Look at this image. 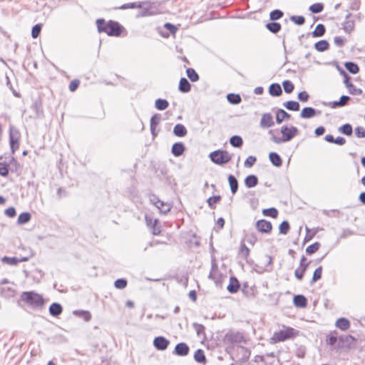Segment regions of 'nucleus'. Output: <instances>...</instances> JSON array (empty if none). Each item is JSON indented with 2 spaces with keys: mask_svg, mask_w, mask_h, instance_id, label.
Returning <instances> with one entry per match:
<instances>
[{
  "mask_svg": "<svg viewBox=\"0 0 365 365\" xmlns=\"http://www.w3.org/2000/svg\"><path fill=\"white\" fill-rule=\"evenodd\" d=\"M280 132L282 134V138H279L272 135L273 130H270L269 131V134L272 135L270 140L277 144L290 141L298 134L299 130L295 126L288 127L287 125H283L281 128Z\"/></svg>",
  "mask_w": 365,
  "mask_h": 365,
  "instance_id": "nucleus-1",
  "label": "nucleus"
},
{
  "mask_svg": "<svg viewBox=\"0 0 365 365\" xmlns=\"http://www.w3.org/2000/svg\"><path fill=\"white\" fill-rule=\"evenodd\" d=\"M21 299L33 307H41L44 303L43 297L34 292H24Z\"/></svg>",
  "mask_w": 365,
  "mask_h": 365,
  "instance_id": "nucleus-2",
  "label": "nucleus"
},
{
  "mask_svg": "<svg viewBox=\"0 0 365 365\" xmlns=\"http://www.w3.org/2000/svg\"><path fill=\"white\" fill-rule=\"evenodd\" d=\"M211 160L217 165H222L230 161L232 157L225 150H217L210 154Z\"/></svg>",
  "mask_w": 365,
  "mask_h": 365,
  "instance_id": "nucleus-3",
  "label": "nucleus"
},
{
  "mask_svg": "<svg viewBox=\"0 0 365 365\" xmlns=\"http://www.w3.org/2000/svg\"><path fill=\"white\" fill-rule=\"evenodd\" d=\"M296 331L291 327H284L283 329L274 333L272 339L274 342L284 341L294 336Z\"/></svg>",
  "mask_w": 365,
  "mask_h": 365,
  "instance_id": "nucleus-4",
  "label": "nucleus"
},
{
  "mask_svg": "<svg viewBox=\"0 0 365 365\" xmlns=\"http://www.w3.org/2000/svg\"><path fill=\"white\" fill-rule=\"evenodd\" d=\"M107 26H108L107 35L109 36H120L124 29L123 26L118 21L113 20L108 21Z\"/></svg>",
  "mask_w": 365,
  "mask_h": 365,
  "instance_id": "nucleus-5",
  "label": "nucleus"
},
{
  "mask_svg": "<svg viewBox=\"0 0 365 365\" xmlns=\"http://www.w3.org/2000/svg\"><path fill=\"white\" fill-rule=\"evenodd\" d=\"M19 132L13 128L10 129L9 132V142L12 153H14L19 147Z\"/></svg>",
  "mask_w": 365,
  "mask_h": 365,
  "instance_id": "nucleus-6",
  "label": "nucleus"
},
{
  "mask_svg": "<svg viewBox=\"0 0 365 365\" xmlns=\"http://www.w3.org/2000/svg\"><path fill=\"white\" fill-rule=\"evenodd\" d=\"M145 222L148 227L152 229V234L153 235H158L160 233V227L159 225V221L157 219L153 220L149 216H145Z\"/></svg>",
  "mask_w": 365,
  "mask_h": 365,
  "instance_id": "nucleus-7",
  "label": "nucleus"
},
{
  "mask_svg": "<svg viewBox=\"0 0 365 365\" xmlns=\"http://www.w3.org/2000/svg\"><path fill=\"white\" fill-rule=\"evenodd\" d=\"M169 344V340L164 336H157L153 340V346L156 349L159 351L165 350L168 348Z\"/></svg>",
  "mask_w": 365,
  "mask_h": 365,
  "instance_id": "nucleus-8",
  "label": "nucleus"
},
{
  "mask_svg": "<svg viewBox=\"0 0 365 365\" xmlns=\"http://www.w3.org/2000/svg\"><path fill=\"white\" fill-rule=\"evenodd\" d=\"M256 228L260 232L269 233L272 230V225L269 221L259 220L256 222Z\"/></svg>",
  "mask_w": 365,
  "mask_h": 365,
  "instance_id": "nucleus-9",
  "label": "nucleus"
},
{
  "mask_svg": "<svg viewBox=\"0 0 365 365\" xmlns=\"http://www.w3.org/2000/svg\"><path fill=\"white\" fill-rule=\"evenodd\" d=\"M351 16V13H348L345 16V21L342 24V29L346 34H350L354 30L355 23L354 20L350 19Z\"/></svg>",
  "mask_w": 365,
  "mask_h": 365,
  "instance_id": "nucleus-10",
  "label": "nucleus"
},
{
  "mask_svg": "<svg viewBox=\"0 0 365 365\" xmlns=\"http://www.w3.org/2000/svg\"><path fill=\"white\" fill-rule=\"evenodd\" d=\"M321 113V110H317L312 107H305L302 110L300 117L302 118L309 119L313 118L316 115H320Z\"/></svg>",
  "mask_w": 365,
  "mask_h": 365,
  "instance_id": "nucleus-11",
  "label": "nucleus"
},
{
  "mask_svg": "<svg viewBox=\"0 0 365 365\" xmlns=\"http://www.w3.org/2000/svg\"><path fill=\"white\" fill-rule=\"evenodd\" d=\"M189 351L188 345L186 343L180 342L175 346L173 354L180 356H185L189 354Z\"/></svg>",
  "mask_w": 365,
  "mask_h": 365,
  "instance_id": "nucleus-12",
  "label": "nucleus"
},
{
  "mask_svg": "<svg viewBox=\"0 0 365 365\" xmlns=\"http://www.w3.org/2000/svg\"><path fill=\"white\" fill-rule=\"evenodd\" d=\"M350 100V97L348 96H341L339 101H332L329 103H324L325 106H329L332 108H336L338 107L345 106Z\"/></svg>",
  "mask_w": 365,
  "mask_h": 365,
  "instance_id": "nucleus-13",
  "label": "nucleus"
},
{
  "mask_svg": "<svg viewBox=\"0 0 365 365\" xmlns=\"http://www.w3.org/2000/svg\"><path fill=\"white\" fill-rule=\"evenodd\" d=\"M259 124L262 128H267L273 126L274 123L272 115L269 113L262 114Z\"/></svg>",
  "mask_w": 365,
  "mask_h": 365,
  "instance_id": "nucleus-14",
  "label": "nucleus"
},
{
  "mask_svg": "<svg viewBox=\"0 0 365 365\" xmlns=\"http://www.w3.org/2000/svg\"><path fill=\"white\" fill-rule=\"evenodd\" d=\"M185 150L184 144L181 142L175 143L173 145L171 152L175 157H179L183 154Z\"/></svg>",
  "mask_w": 365,
  "mask_h": 365,
  "instance_id": "nucleus-15",
  "label": "nucleus"
},
{
  "mask_svg": "<svg viewBox=\"0 0 365 365\" xmlns=\"http://www.w3.org/2000/svg\"><path fill=\"white\" fill-rule=\"evenodd\" d=\"M293 302L297 307L304 308L307 305V298L302 294L295 295L293 299Z\"/></svg>",
  "mask_w": 365,
  "mask_h": 365,
  "instance_id": "nucleus-16",
  "label": "nucleus"
},
{
  "mask_svg": "<svg viewBox=\"0 0 365 365\" xmlns=\"http://www.w3.org/2000/svg\"><path fill=\"white\" fill-rule=\"evenodd\" d=\"M240 288V283L236 277H232L230 279V283L227 287L230 293H236Z\"/></svg>",
  "mask_w": 365,
  "mask_h": 365,
  "instance_id": "nucleus-17",
  "label": "nucleus"
},
{
  "mask_svg": "<svg viewBox=\"0 0 365 365\" xmlns=\"http://www.w3.org/2000/svg\"><path fill=\"white\" fill-rule=\"evenodd\" d=\"M63 312L62 306L56 302H53L51 304L49 307V313L53 317H58Z\"/></svg>",
  "mask_w": 365,
  "mask_h": 365,
  "instance_id": "nucleus-18",
  "label": "nucleus"
},
{
  "mask_svg": "<svg viewBox=\"0 0 365 365\" xmlns=\"http://www.w3.org/2000/svg\"><path fill=\"white\" fill-rule=\"evenodd\" d=\"M178 89L182 93H187L190 91L191 85L187 78H180Z\"/></svg>",
  "mask_w": 365,
  "mask_h": 365,
  "instance_id": "nucleus-19",
  "label": "nucleus"
},
{
  "mask_svg": "<svg viewBox=\"0 0 365 365\" xmlns=\"http://www.w3.org/2000/svg\"><path fill=\"white\" fill-rule=\"evenodd\" d=\"M187 130L186 128L180 123L175 125L173 128V133L178 137H184L187 135Z\"/></svg>",
  "mask_w": 365,
  "mask_h": 365,
  "instance_id": "nucleus-20",
  "label": "nucleus"
},
{
  "mask_svg": "<svg viewBox=\"0 0 365 365\" xmlns=\"http://www.w3.org/2000/svg\"><path fill=\"white\" fill-rule=\"evenodd\" d=\"M258 183V178L255 175H250L245 179V185L248 188L255 187Z\"/></svg>",
  "mask_w": 365,
  "mask_h": 365,
  "instance_id": "nucleus-21",
  "label": "nucleus"
},
{
  "mask_svg": "<svg viewBox=\"0 0 365 365\" xmlns=\"http://www.w3.org/2000/svg\"><path fill=\"white\" fill-rule=\"evenodd\" d=\"M269 93L272 96H279L282 94V90L279 84L274 83L269 86Z\"/></svg>",
  "mask_w": 365,
  "mask_h": 365,
  "instance_id": "nucleus-22",
  "label": "nucleus"
},
{
  "mask_svg": "<svg viewBox=\"0 0 365 365\" xmlns=\"http://www.w3.org/2000/svg\"><path fill=\"white\" fill-rule=\"evenodd\" d=\"M291 118L290 114H289L287 112H286L283 109H279L277 112L276 115V121L278 124H280L282 123V121L285 119H289Z\"/></svg>",
  "mask_w": 365,
  "mask_h": 365,
  "instance_id": "nucleus-23",
  "label": "nucleus"
},
{
  "mask_svg": "<svg viewBox=\"0 0 365 365\" xmlns=\"http://www.w3.org/2000/svg\"><path fill=\"white\" fill-rule=\"evenodd\" d=\"M269 158L272 165L276 167H280L282 165V158L277 153H270L269 155Z\"/></svg>",
  "mask_w": 365,
  "mask_h": 365,
  "instance_id": "nucleus-24",
  "label": "nucleus"
},
{
  "mask_svg": "<svg viewBox=\"0 0 365 365\" xmlns=\"http://www.w3.org/2000/svg\"><path fill=\"white\" fill-rule=\"evenodd\" d=\"M228 182L230 185L231 192L233 195L235 194L238 190V181L237 178L234 175H230L228 176Z\"/></svg>",
  "mask_w": 365,
  "mask_h": 365,
  "instance_id": "nucleus-25",
  "label": "nucleus"
},
{
  "mask_svg": "<svg viewBox=\"0 0 365 365\" xmlns=\"http://www.w3.org/2000/svg\"><path fill=\"white\" fill-rule=\"evenodd\" d=\"M108 21H106L103 19H98L96 20L97 29L99 33H106L107 34L108 26H107Z\"/></svg>",
  "mask_w": 365,
  "mask_h": 365,
  "instance_id": "nucleus-26",
  "label": "nucleus"
},
{
  "mask_svg": "<svg viewBox=\"0 0 365 365\" xmlns=\"http://www.w3.org/2000/svg\"><path fill=\"white\" fill-rule=\"evenodd\" d=\"M329 47V43L326 40H320L315 43L314 48L317 51L319 52H323L327 51Z\"/></svg>",
  "mask_w": 365,
  "mask_h": 365,
  "instance_id": "nucleus-27",
  "label": "nucleus"
},
{
  "mask_svg": "<svg viewBox=\"0 0 365 365\" xmlns=\"http://www.w3.org/2000/svg\"><path fill=\"white\" fill-rule=\"evenodd\" d=\"M195 360L200 364H205L207 361L204 351L199 349L194 354Z\"/></svg>",
  "mask_w": 365,
  "mask_h": 365,
  "instance_id": "nucleus-28",
  "label": "nucleus"
},
{
  "mask_svg": "<svg viewBox=\"0 0 365 365\" xmlns=\"http://www.w3.org/2000/svg\"><path fill=\"white\" fill-rule=\"evenodd\" d=\"M346 69L352 74H356L359 71L358 65L354 62L348 61L344 63Z\"/></svg>",
  "mask_w": 365,
  "mask_h": 365,
  "instance_id": "nucleus-29",
  "label": "nucleus"
},
{
  "mask_svg": "<svg viewBox=\"0 0 365 365\" xmlns=\"http://www.w3.org/2000/svg\"><path fill=\"white\" fill-rule=\"evenodd\" d=\"M284 107H285L289 110L297 111L299 110L300 106L299 103L294 101H289L283 103Z\"/></svg>",
  "mask_w": 365,
  "mask_h": 365,
  "instance_id": "nucleus-30",
  "label": "nucleus"
},
{
  "mask_svg": "<svg viewBox=\"0 0 365 365\" xmlns=\"http://www.w3.org/2000/svg\"><path fill=\"white\" fill-rule=\"evenodd\" d=\"M336 326L341 330L345 331L349 329L350 323L348 319L342 317L336 321Z\"/></svg>",
  "mask_w": 365,
  "mask_h": 365,
  "instance_id": "nucleus-31",
  "label": "nucleus"
},
{
  "mask_svg": "<svg viewBox=\"0 0 365 365\" xmlns=\"http://www.w3.org/2000/svg\"><path fill=\"white\" fill-rule=\"evenodd\" d=\"M227 101L233 105H237L241 103L242 98L239 94L229 93L227 95Z\"/></svg>",
  "mask_w": 365,
  "mask_h": 365,
  "instance_id": "nucleus-32",
  "label": "nucleus"
},
{
  "mask_svg": "<svg viewBox=\"0 0 365 365\" xmlns=\"http://www.w3.org/2000/svg\"><path fill=\"white\" fill-rule=\"evenodd\" d=\"M160 120V116L158 114H155L150 118V130L153 135H155V128L158 125Z\"/></svg>",
  "mask_w": 365,
  "mask_h": 365,
  "instance_id": "nucleus-33",
  "label": "nucleus"
},
{
  "mask_svg": "<svg viewBox=\"0 0 365 365\" xmlns=\"http://www.w3.org/2000/svg\"><path fill=\"white\" fill-rule=\"evenodd\" d=\"M155 106L159 110H164L169 106V103L165 99L158 98L155 102Z\"/></svg>",
  "mask_w": 365,
  "mask_h": 365,
  "instance_id": "nucleus-34",
  "label": "nucleus"
},
{
  "mask_svg": "<svg viewBox=\"0 0 365 365\" xmlns=\"http://www.w3.org/2000/svg\"><path fill=\"white\" fill-rule=\"evenodd\" d=\"M326 29L322 24L317 25L315 29L312 31V36L314 37H321L325 34Z\"/></svg>",
  "mask_w": 365,
  "mask_h": 365,
  "instance_id": "nucleus-35",
  "label": "nucleus"
},
{
  "mask_svg": "<svg viewBox=\"0 0 365 365\" xmlns=\"http://www.w3.org/2000/svg\"><path fill=\"white\" fill-rule=\"evenodd\" d=\"M230 143L235 148H240L243 144V140L240 136L233 135L230 139Z\"/></svg>",
  "mask_w": 365,
  "mask_h": 365,
  "instance_id": "nucleus-36",
  "label": "nucleus"
},
{
  "mask_svg": "<svg viewBox=\"0 0 365 365\" xmlns=\"http://www.w3.org/2000/svg\"><path fill=\"white\" fill-rule=\"evenodd\" d=\"M31 214L29 212H22L18 217L17 222L19 225H24L27 223L31 220Z\"/></svg>",
  "mask_w": 365,
  "mask_h": 365,
  "instance_id": "nucleus-37",
  "label": "nucleus"
},
{
  "mask_svg": "<svg viewBox=\"0 0 365 365\" xmlns=\"http://www.w3.org/2000/svg\"><path fill=\"white\" fill-rule=\"evenodd\" d=\"M348 91L351 95L358 96L362 95L365 98V93H363V91L361 88H356L354 84L348 85Z\"/></svg>",
  "mask_w": 365,
  "mask_h": 365,
  "instance_id": "nucleus-38",
  "label": "nucleus"
},
{
  "mask_svg": "<svg viewBox=\"0 0 365 365\" xmlns=\"http://www.w3.org/2000/svg\"><path fill=\"white\" fill-rule=\"evenodd\" d=\"M266 27L270 32L277 34L281 29V24L277 22H271L267 24Z\"/></svg>",
  "mask_w": 365,
  "mask_h": 365,
  "instance_id": "nucleus-39",
  "label": "nucleus"
},
{
  "mask_svg": "<svg viewBox=\"0 0 365 365\" xmlns=\"http://www.w3.org/2000/svg\"><path fill=\"white\" fill-rule=\"evenodd\" d=\"M186 73L187 77L192 82H196L199 80V75L197 73L195 69L192 68H188L186 70Z\"/></svg>",
  "mask_w": 365,
  "mask_h": 365,
  "instance_id": "nucleus-40",
  "label": "nucleus"
},
{
  "mask_svg": "<svg viewBox=\"0 0 365 365\" xmlns=\"http://www.w3.org/2000/svg\"><path fill=\"white\" fill-rule=\"evenodd\" d=\"M73 314L78 317H83L86 322H89L91 319V314L88 311L84 310H75Z\"/></svg>",
  "mask_w": 365,
  "mask_h": 365,
  "instance_id": "nucleus-41",
  "label": "nucleus"
},
{
  "mask_svg": "<svg viewBox=\"0 0 365 365\" xmlns=\"http://www.w3.org/2000/svg\"><path fill=\"white\" fill-rule=\"evenodd\" d=\"M156 207L159 209L160 212L166 214L170 210L171 205L160 200V203L156 206Z\"/></svg>",
  "mask_w": 365,
  "mask_h": 365,
  "instance_id": "nucleus-42",
  "label": "nucleus"
},
{
  "mask_svg": "<svg viewBox=\"0 0 365 365\" xmlns=\"http://www.w3.org/2000/svg\"><path fill=\"white\" fill-rule=\"evenodd\" d=\"M339 130L346 135H351L353 132L352 126L349 123L344 124L339 128Z\"/></svg>",
  "mask_w": 365,
  "mask_h": 365,
  "instance_id": "nucleus-43",
  "label": "nucleus"
},
{
  "mask_svg": "<svg viewBox=\"0 0 365 365\" xmlns=\"http://www.w3.org/2000/svg\"><path fill=\"white\" fill-rule=\"evenodd\" d=\"M322 267L319 266L314 270V272L313 273V277H312V279L311 281V284H313L317 280L320 279L322 278Z\"/></svg>",
  "mask_w": 365,
  "mask_h": 365,
  "instance_id": "nucleus-44",
  "label": "nucleus"
},
{
  "mask_svg": "<svg viewBox=\"0 0 365 365\" xmlns=\"http://www.w3.org/2000/svg\"><path fill=\"white\" fill-rule=\"evenodd\" d=\"M262 213L265 216H269V217L275 218L277 217L278 211L274 207H270V208H267V209H264L262 210Z\"/></svg>",
  "mask_w": 365,
  "mask_h": 365,
  "instance_id": "nucleus-45",
  "label": "nucleus"
},
{
  "mask_svg": "<svg viewBox=\"0 0 365 365\" xmlns=\"http://www.w3.org/2000/svg\"><path fill=\"white\" fill-rule=\"evenodd\" d=\"M324 5L322 3H316L309 6V11L313 14H319L323 11Z\"/></svg>",
  "mask_w": 365,
  "mask_h": 365,
  "instance_id": "nucleus-46",
  "label": "nucleus"
},
{
  "mask_svg": "<svg viewBox=\"0 0 365 365\" xmlns=\"http://www.w3.org/2000/svg\"><path fill=\"white\" fill-rule=\"evenodd\" d=\"M319 247H320V243L318 242H316L309 245L306 248V252L308 255H312V254L315 253L319 249Z\"/></svg>",
  "mask_w": 365,
  "mask_h": 365,
  "instance_id": "nucleus-47",
  "label": "nucleus"
},
{
  "mask_svg": "<svg viewBox=\"0 0 365 365\" xmlns=\"http://www.w3.org/2000/svg\"><path fill=\"white\" fill-rule=\"evenodd\" d=\"M142 7V3L141 2H133V3H128L125 4L118 9H135V8H141Z\"/></svg>",
  "mask_w": 365,
  "mask_h": 365,
  "instance_id": "nucleus-48",
  "label": "nucleus"
},
{
  "mask_svg": "<svg viewBox=\"0 0 365 365\" xmlns=\"http://www.w3.org/2000/svg\"><path fill=\"white\" fill-rule=\"evenodd\" d=\"M282 86L284 90V92L287 93H290L293 91L294 86L292 81L289 80H286L283 81Z\"/></svg>",
  "mask_w": 365,
  "mask_h": 365,
  "instance_id": "nucleus-49",
  "label": "nucleus"
},
{
  "mask_svg": "<svg viewBox=\"0 0 365 365\" xmlns=\"http://www.w3.org/2000/svg\"><path fill=\"white\" fill-rule=\"evenodd\" d=\"M220 200L221 197L220 195H215L209 197L207 200V202L208 204V206L211 209H213L215 208V204L217 203Z\"/></svg>",
  "mask_w": 365,
  "mask_h": 365,
  "instance_id": "nucleus-50",
  "label": "nucleus"
},
{
  "mask_svg": "<svg viewBox=\"0 0 365 365\" xmlns=\"http://www.w3.org/2000/svg\"><path fill=\"white\" fill-rule=\"evenodd\" d=\"M41 28L42 24H36L32 27L31 36L33 38H36L39 36L41 31Z\"/></svg>",
  "mask_w": 365,
  "mask_h": 365,
  "instance_id": "nucleus-51",
  "label": "nucleus"
},
{
  "mask_svg": "<svg viewBox=\"0 0 365 365\" xmlns=\"http://www.w3.org/2000/svg\"><path fill=\"white\" fill-rule=\"evenodd\" d=\"M290 226L287 221H283L279 226V230L281 234L286 235L289 230Z\"/></svg>",
  "mask_w": 365,
  "mask_h": 365,
  "instance_id": "nucleus-52",
  "label": "nucleus"
},
{
  "mask_svg": "<svg viewBox=\"0 0 365 365\" xmlns=\"http://www.w3.org/2000/svg\"><path fill=\"white\" fill-rule=\"evenodd\" d=\"M283 12L280 10L276 9L270 12L269 17L271 20L275 21L282 18Z\"/></svg>",
  "mask_w": 365,
  "mask_h": 365,
  "instance_id": "nucleus-53",
  "label": "nucleus"
},
{
  "mask_svg": "<svg viewBox=\"0 0 365 365\" xmlns=\"http://www.w3.org/2000/svg\"><path fill=\"white\" fill-rule=\"evenodd\" d=\"M127 284H128L127 280L125 279H123V278L118 279L114 282V285H115V288L119 289L125 288L127 286Z\"/></svg>",
  "mask_w": 365,
  "mask_h": 365,
  "instance_id": "nucleus-54",
  "label": "nucleus"
},
{
  "mask_svg": "<svg viewBox=\"0 0 365 365\" xmlns=\"http://www.w3.org/2000/svg\"><path fill=\"white\" fill-rule=\"evenodd\" d=\"M2 262L5 264L9 265H16L18 264V258L16 257H4L2 258Z\"/></svg>",
  "mask_w": 365,
  "mask_h": 365,
  "instance_id": "nucleus-55",
  "label": "nucleus"
},
{
  "mask_svg": "<svg viewBox=\"0 0 365 365\" xmlns=\"http://www.w3.org/2000/svg\"><path fill=\"white\" fill-rule=\"evenodd\" d=\"M306 267H299L294 272V276L298 280H302L303 279L304 274L306 272Z\"/></svg>",
  "mask_w": 365,
  "mask_h": 365,
  "instance_id": "nucleus-56",
  "label": "nucleus"
},
{
  "mask_svg": "<svg viewBox=\"0 0 365 365\" xmlns=\"http://www.w3.org/2000/svg\"><path fill=\"white\" fill-rule=\"evenodd\" d=\"M290 19L297 25H302L305 22V19L302 16H292Z\"/></svg>",
  "mask_w": 365,
  "mask_h": 365,
  "instance_id": "nucleus-57",
  "label": "nucleus"
},
{
  "mask_svg": "<svg viewBox=\"0 0 365 365\" xmlns=\"http://www.w3.org/2000/svg\"><path fill=\"white\" fill-rule=\"evenodd\" d=\"M297 98L301 102H307L309 98V95L307 91H304L298 93Z\"/></svg>",
  "mask_w": 365,
  "mask_h": 365,
  "instance_id": "nucleus-58",
  "label": "nucleus"
},
{
  "mask_svg": "<svg viewBox=\"0 0 365 365\" xmlns=\"http://www.w3.org/2000/svg\"><path fill=\"white\" fill-rule=\"evenodd\" d=\"M192 326L198 336H200L201 334H202L204 333L205 327L202 324H200L197 323H193Z\"/></svg>",
  "mask_w": 365,
  "mask_h": 365,
  "instance_id": "nucleus-59",
  "label": "nucleus"
},
{
  "mask_svg": "<svg viewBox=\"0 0 365 365\" xmlns=\"http://www.w3.org/2000/svg\"><path fill=\"white\" fill-rule=\"evenodd\" d=\"M257 158L255 156L250 155L245 161V166L247 168L252 167L256 162Z\"/></svg>",
  "mask_w": 365,
  "mask_h": 365,
  "instance_id": "nucleus-60",
  "label": "nucleus"
},
{
  "mask_svg": "<svg viewBox=\"0 0 365 365\" xmlns=\"http://www.w3.org/2000/svg\"><path fill=\"white\" fill-rule=\"evenodd\" d=\"M340 73L341 75H343L344 78V83L345 84L346 87L348 88V85L353 84L350 81V80H351L350 76L343 69L340 70Z\"/></svg>",
  "mask_w": 365,
  "mask_h": 365,
  "instance_id": "nucleus-61",
  "label": "nucleus"
},
{
  "mask_svg": "<svg viewBox=\"0 0 365 365\" xmlns=\"http://www.w3.org/2000/svg\"><path fill=\"white\" fill-rule=\"evenodd\" d=\"M240 253L245 258H247L250 253L249 248L245 245H242L240 249Z\"/></svg>",
  "mask_w": 365,
  "mask_h": 365,
  "instance_id": "nucleus-62",
  "label": "nucleus"
},
{
  "mask_svg": "<svg viewBox=\"0 0 365 365\" xmlns=\"http://www.w3.org/2000/svg\"><path fill=\"white\" fill-rule=\"evenodd\" d=\"M9 174L8 165L0 163V175L3 177L7 176Z\"/></svg>",
  "mask_w": 365,
  "mask_h": 365,
  "instance_id": "nucleus-63",
  "label": "nucleus"
},
{
  "mask_svg": "<svg viewBox=\"0 0 365 365\" xmlns=\"http://www.w3.org/2000/svg\"><path fill=\"white\" fill-rule=\"evenodd\" d=\"M355 135L358 138H365V129L360 126L356 127L355 128Z\"/></svg>",
  "mask_w": 365,
  "mask_h": 365,
  "instance_id": "nucleus-64",
  "label": "nucleus"
}]
</instances>
